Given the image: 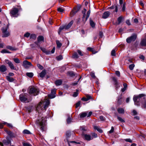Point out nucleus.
I'll return each mask as SVG.
<instances>
[{
	"instance_id": "nucleus-63",
	"label": "nucleus",
	"mask_w": 146,
	"mask_h": 146,
	"mask_svg": "<svg viewBox=\"0 0 146 146\" xmlns=\"http://www.w3.org/2000/svg\"><path fill=\"white\" fill-rule=\"evenodd\" d=\"M125 141H126L128 142L129 143H132V140H131L130 139H125Z\"/></svg>"
},
{
	"instance_id": "nucleus-36",
	"label": "nucleus",
	"mask_w": 146,
	"mask_h": 146,
	"mask_svg": "<svg viewBox=\"0 0 146 146\" xmlns=\"http://www.w3.org/2000/svg\"><path fill=\"white\" fill-rule=\"evenodd\" d=\"M72 57L73 58H78V54L76 52L74 53L72 55Z\"/></svg>"
},
{
	"instance_id": "nucleus-62",
	"label": "nucleus",
	"mask_w": 146,
	"mask_h": 146,
	"mask_svg": "<svg viewBox=\"0 0 146 146\" xmlns=\"http://www.w3.org/2000/svg\"><path fill=\"white\" fill-rule=\"evenodd\" d=\"M80 101H79L76 104V108H77L79 106H80Z\"/></svg>"
},
{
	"instance_id": "nucleus-35",
	"label": "nucleus",
	"mask_w": 146,
	"mask_h": 146,
	"mask_svg": "<svg viewBox=\"0 0 146 146\" xmlns=\"http://www.w3.org/2000/svg\"><path fill=\"white\" fill-rule=\"evenodd\" d=\"M26 75L30 78H32L33 76V74L32 72H27L26 74Z\"/></svg>"
},
{
	"instance_id": "nucleus-31",
	"label": "nucleus",
	"mask_w": 146,
	"mask_h": 146,
	"mask_svg": "<svg viewBox=\"0 0 146 146\" xmlns=\"http://www.w3.org/2000/svg\"><path fill=\"white\" fill-rule=\"evenodd\" d=\"M87 50L89 51H90L94 54H95L97 53V52H96L94 49L92 48L88 47L87 48Z\"/></svg>"
},
{
	"instance_id": "nucleus-29",
	"label": "nucleus",
	"mask_w": 146,
	"mask_h": 146,
	"mask_svg": "<svg viewBox=\"0 0 146 146\" xmlns=\"http://www.w3.org/2000/svg\"><path fill=\"white\" fill-rule=\"evenodd\" d=\"M109 8L111 9H114V11L117 12L118 11V6L117 5H114L110 7Z\"/></svg>"
},
{
	"instance_id": "nucleus-2",
	"label": "nucleus",
	"mask_w": 146,
	"mask_h": 146,
	"mask_svg": "<svg viewBox=\"0 0 146 146\" xmlns=\"http://www.w3.org/2000/svg\"><path fill=\"white\" fill-rule=\"evenodd\" d=\"M145 95L143 94H141L138 96H134L133 97V100L135 104L137 106L140 105L139 102L141 101H143L145 98Z\"/></svg>"
},
{
	"instance_id": "nucleus-26",
	"label": "nucleus",
	"mask_w": 146,
	"mask_h": 146,
	"mask_svg": "<svg viewBox=\"0 0 146 146\" xmlns=\"http://www.w3.org/2000/svg\"><path fill=\"white\" fill-rule=\"evenodd\" d=\"M6 78L7 81L10 82H12L14 80V79L13 78L10 77L9 76H7Z\"/></svg>"
},
{
	"instance_id": "nucleus-38",
	"label": "nucleus",
	"mask_w": 146,
	"mask_h": 146,
	"mask_svg": "<svg viewBox=\"0 0 146 146\" xmlns=\"http://www.w3.org/2000/svg\"><path fill=\"white\" fill-rule=\"evenodd\" d=\"M64 29H65V26H64L60 27L59 28L58 34H59L61 32L62 30H63Z\"/></svg>"
},
{
	"instance_id": "nucleus-43",
	"label": "nucleus",
	"mask_w": 146,
	"mask_h": 146,
	"mask_svg": "<svg viewBox=\"0 0 146 146\" xmlns=\"http://www.w3.org/2000/svg\"><path fill=\"white\" fill-rule=\"evenodd\" d=\"M67 122L68 124H69L71 122V118L70 116H68L67 119Z\"/></svg>"
},
{
	"instance_id": "nucleus-18",
	"label": "nucleus",
	"mask_w": 146,
	"mask_h": 146,
	"mask_svg": "<svg viewBox=\"0 0 146 146\" xmlns=\"http://www.w3.org/2000/svg\"><path fill=\"white\" fill-rule=\"evenodd\" d=\"M110 14V12L108 11H107L104 12L102 16L103 18L105 19L107 18Z\"/></svg>"
},
{
	"instance_id": "nucleus-1",
	"label": "nucleus",
	"mask_w": 146,
	"mask_h": 146,
	"mask_svg": "<svg viewBox=\"0 0 146 146\" xmlns=\"http://www.w3.org/2000/svg\"><path fill=\"white\" fill-rule=\"evenodd\" d=\"M49 104L50 101L48 100H46L44 101H41L37 106L36 110L38 113L41 112L42 111L45 110Z\"/></svg>"
},
{
	"instance_id": "nucleus-48",
	"label": "nucleus",
	"mask_w": 146,
	"mask_h": 146,
	"mask_svg": "<svg viewBox=\"0 0 146 146\" xmlns=\"http://www.w3.org/2000/svg\"><path fill=\"white\" fill-rule=\"evenodd\" d=\"M135 65L134 64H131L129 65V68L131 70H132L134 67Z\"/></svg>"
},
{
	"instance_id": "nucleus-17",
	"label": "nucleus",
	"mask_w": 146,
	"mask_h": 146,
	"mask_svg": "<svg viewBox=\"0 0 146 146\" xmlns=\"http://www.w3.org/2000/svg\"><path fill=\"white\" fill-rule=\"evenodd\" d=\"M112 79L114 83V85L115 86L116 89V90H117L119 87V86H118V83L117 79L114 77H112Z\"/></svg>"
},
{
	"instance_id": "nucleus-23",
	"label": "nucleus",
	"mask_w": 146,
	"mask_h": 146,
	"mask_svg": "<svg viewBox=\"0 0 146 146\" xmlns=\"http://www.w3.org/2000/svg\"><path fill=\"white\" fill-rule=\"evenodd\" d=\"M62 82V81L61 80H56L55 83L56 86H58L61 85Z\"/></svg>"
},
{
	"instance_id": "nucleus-20",
	"label": "nucleus",
	"mask_w": 146,
	"mask_h": 146,
	"mask_svg": "<svg viewBox=\"0 0 146 146\" xmlns=\"http://www.w3.org/2000/svg\"><path fill=\"white\" fill-rule=\"evenodd\" d=\"M7 70V68L6 66L2 65L0 66V71L1 72H4Z\"/></svg>"
},
{
	"instance_id": "nucleus-42",
	"label": "nucleus",
	"mask_w": 146,
	"mask_h": 146,
	"mask_svg": "<svg viewBox=\"0 0 146 146\" xmlns=\"http://www.w3.org/2000/svg\"><path fill=\"white\" fill-rule=\"evenodd\" d=\"M14 61L16 63H19L20 62V61L18 58H14L13 59Z\"/></svg>"
},
{
	"instance_id": "nucleus-41",
	"label": "nucleus",
	"mask_w": 146,
	"mask_h": 146,
	"mask_svg": "<svg viewBox=\"0 0 146 146\" xmlns=\"http://www.w3.org/2000/svg\"><path fill=\"white\" fill-rule=\"evenodd\" d=\"M121 99H122V98H121V96H119L118 98L117 102H118V103L119 104H121L122 102Z\"/></svg>"
},
{
	"instance_id": "nucleus-44",
	"label": "nucleus",
	"mask_w": 146,
	"mask_h": 146,
	"mask_svg": "<svg viewBox=\"0 0 146 146\" xmlns=\"http://www.w3.org/2000/svg\"><path fill=\"white\" fill-rule=\"evenodd\" d=\"M111 55L112 56H115L116 53L115 50L113 49L112 50L111 52Z\"/></svg>"
},
{
	"instance_id": "nucleus-49",
	"label": "nucleus",
	"mask_w": 146,
	"mask_h": 146,
	"mask_svg": "<svg viewBox=\"0 0 146 146\" xmlns=\"http://www.w3.org/2000/svg\"><path fill=\"white\" fill-rule=\"evenodd\" d=\"M57 10L59 12H62L64 11V9L62 8L59 7L58 9Z\"/></svg>"
},
{
	"instance_id": "nucleus-52",
	"label": "nucleus",
	"mask_w": 146,
	"mask_h": 146,
	"mask_svg": "<svg viewBox=\"0 0 146 146\" xmlns=\"http://www.w3.org/2000/svg\"><path fill=\"white\" fill-rule=\"evenodd\" d=\"M114 127L113 126L111 127V129L109 131V133H113L114 132Z\"/></svg>"
},
{
	"instance_id": "nucleus-51",
	"label": "nucleus",
	"mask_w": 146,
	"mask_h": 146,
	"mask_svg": "<svg viewBox=\"0 0 146 146\" xmlns=\"http://www.w3.org/2000/svg\"><path fill=\"white\" fill-rule=\"evenodd\" d=\"M31 38L35 39L36 38V35L35 34H32L30 36Z\"/></svg>"
},
{
	"instance_id": "nucleus-64",
	"label": "nucleus",
	"mask_w": 146,
	"mask_h": 146,
	"mask_svg": "<svg viewBox=\"0 0 146 146\" xmlns=\"http://www.w3.org/2000/svg\"><path fill=\"white\" fill-rule=\"evenodd\" d=\"M126 23L128 25H131V23L129 20H127L126 21Z\"/></svg>"
},
{
	"instance_id": "nucleus-9",
	"label": "nucleus",
	"mask_w": 146,
	"mask_h": 146,
	"mask_svg": "<svg viewBox=\"0 0 146 146\" xmlns=\"http://www.w3.org/2000/svg\"><path fill=\"white\" fill-rule=\"evenodd\" d=\"M23 66L25 69H28L30 67L33 66V65L31 62L27 60H25L23 62Z\"/></svg>"
},
{
	"instance_id": "nucleus-27",
	"label": "nucleus",
	"mask_w": 146,
	"mask_h": 146,
	"mask_svg": "<svg viewBox=\"0 0 146 146\" xmlns=\"http://www.w3.org/2000/svg\"><path fill=\"white\" fill-rule=\"evenodd\" d=\"M94 129L96 130L97 131H98L100 133H102L103 132V131L102 129H101L100 127L99 126H95L94 127Z\"/></svg>"
},
{
	"instance_id": "nucleus-59",
	"label": "nucleus",
	"mask_w": 146,
	"mask_h": 146,
	"mask_svg": "<svg viewBox=\"0 0 146 146\" xmlns=\"http://www.w3.org/2000/svg\"><path fill=\"white\" fill-rule=\"evenodd\" d=\"M23 146H30V144L27 143H23Z\"/></svg>"
},
{
	"instance_id": "nucleus-60",
	"label": "nucleus",
	"mask_w": 146,
	"mask_h": 146,
	"mask_svg": "<svg viewBox=\"0 0 146 146\" xmlns=\"http://www.w3.org/2000/svg\"><path fill=\"white\" fill-rule=\"evenodd\" d=\"M80 129L82 131H84L86 130V127L84 126L81 127L80 128Z\"/></svg>"
},
{
	"instance_id": "nucleus-37",
	"label": "nucleus",
	"mask_w": 146,
	"mask_h": 146,
	"mask_svg": "<svg viewBox=\"0 0 146 146\" xmlns=\"http://www.w3.org/2000/svg\"><path fill=\"white\" fill-rule=\"evenodd\" d=\"M67 74L71 76H75V74L73 72L69 71L68 72Z\"/></svg>"
},
{
	"instance_id": "nucleus-45",
	"label": "nucleus",
	"mask_w": 146,
	"mask_h": 146,
	"mask_svg": "<svg viewBox=\"0 0 146 146\" xmlns=\"http://www.w3.org/2000/svg\"><path fill=\"white\" fill-rule=\"evenodd\" d=\"M1 53H11L8 51L6 49H3L1 51Z\"/></svg>"
},
{
	"instance_id": "nucleus-34",
	"label": "nucleus",
	"mask_w": 146,
	"mask_h": 146,
	"mask_svg": "<svg viewBox=\"0 0 146 146\" xmlns=\"http://www.w3.org/2000/svg\"><path fill=\"white\" fill-rule=\"evenodd\" d=\"M77 11L75 9L72 10L70 13V15L71 17L73 16L77 12Z\"/></svg>"
},
{
	"instance_id": "nucleus-30",
	"label": "nucleus",
	"mask_w": 146,
	"mask_h": 146,
	"mask_svg": "<svg viewBox=\"0 0 146 146\" xmlns=\"http://www.w3.org/2000/svg\"><path fill=\"white\" fill-rule=\"evenodd\" d=\"M73 21H71L67 25L65 26V29H69L73 24Z\"/></svg>"
},
{
	"instance_id": "nucleus-13",
	"label": "nucleus",
	"mask_w": 146,
	"mask_h": 146,
	"mask_svg": "<svg viewBox=\"0 0 146 146\" xmlns=\"http://www.w3.org/2000/svg\"><path fill=\"white\" fill-rule=\"evenodd\" d=\"M18 12V10L17 8H13L11 10L10 13L13 17H15Z\"/></svg>"
},
{
	"instance_id": "nucleus-25",
	"label": "nucleus",
	"mask_w": 146,
	"mask_h": 146,
	"mask_svg": "<svg viewBox=\"0 0 146 146\" xmlns=\"http://www.w3.org/2000/svg\"><path fill=\"white\" fill-rule=\"evenodd\" d=\"M117 111L120 114H123L124 113V109L123 108H119L117 109Z\"/></svg>"
},
{
	"instance_id": "nucleus-47",
	"label": "nucleus",
	"mask_w": 146,
	"mask_h": 146,
	"mask_svg": "<svg viewBox=\"0 0 146 146\" xmlns=\"http://www.w3.org/2000/svg\"><path fill=\"white\" fill-rule=\"evenodd\" d=\"M56 59L57 60H60L63 59V57L61 55H59L56 57Z\"/></svg>"
},
{
	"instance_id": "nucleus-53",
	"label": "nucleus",
	"mask_w": 146,
	"mask_h": 146,
	"mask_svg": "<svg viewBox=\"0 0 146 146\" xmlns=\"http://www.w3.org/2000/svg\"><path fill=\"white\" fill-rule=\"evenodd\" d=\"M3 124H7V126L10 127V128H12V125L11 124H10V123H7L6 122H4V123H3Z\"/></svg>"
},
{
	"instance_id": "nucleus-61",
	"label": "nucleus",
	"mask_w": 146,
	"mask_h": 146,
	"mask_svg": "<svg viewBox=\"0 0 146 146\" xmlns=\"http://www.w3.org/2000/svg\"><path fill=\"white\" fill-rule=\"evenodd\" d=\"M30 34L29 33H27L24 35V36L25 37H28L30 36Z\"/></svg>"
},
{
	"instance_id": "nucleus-54",
	"label": "nucleus",
	"mask_w": 146,
	"mask_h": 146,
	"mask_svg": "<svg viewBox=\"0 0 146 146\" xmlns=\"http://www.w3.org/2000/svg\"><path fill=\"white\" fill-rule=\"evenodd\" d=\"M37 66L38 68L40 70H42L43 68V67L39 64H37Z\"/></svg>"
},
{
	"instance_id": "nucleus-19",
	"label": "nucleus",
	"mask_w": 146,
	"mask_h": 146,
	"mask_svg": "<svg viewBox=\"0 0 146 146\" xmlns=\"http://www.w3.org/2000/svg\"><path fill=\"white\" fill-rule=\"evenodd\" d=\"M140 45L142 46H146V37L142 39L140 43Z\"/></svg>"
},
{
	"instance_id": "nucleus-33",
	"label": "nucleus",
	"mask_w": 146,
	"mask_h": 146,
	"mask_svg": "<svg viewBox=\"0 0 146 146\" xmlns=\"http://www.w3.org/2000/svg\"><path fill=\"white\" fill-rule=\"evenodd\" d=\"M23 133L24 134H31L30 131L27 129H25L24 130L23 132Z\"/></svg>"
},
{
	"instance_id": "nucleus-56",
	"label": "nucleus",
	"mask_w": 146,
	"mask_h": 146,
	"mask_svg": "<svg viewBox=\"0 0 146 146\" xmlns=\"http://www.w3.org/2000/svg\"><path fill=\"white\" fill-rule=\"evenodd\" d=\"M115 74L118 77L120 76V72L119 71H116L115 72Z\"/></svg>"
},
{
	"instance_id": "nucleus-4",
	"label": "nucleus",
	"mask_w": 146,
	"mask_h": 146,
	"mask_svg": "<svg viewBox=\"0 0 146 146\" xmlns=\"http://www.w3.org/2000/svg\"><path fill=\"white\" fill-rule=\"evenodd\" d=\"M39 92V89L36 86H33L31 88L29 91V93L34 96H36L38 94Z\"/></svg>"
},
{
	"instance_id": "nucleus-22",
	"label": "nucleus",
	"mask_w": 146,
	"mask_h": 146,
	"mask_svg": "<svg viewBox=\"0 0 146 146\" xmlns=\"http://www.w3.org/2000/svg\"><path fill=\"white\" fill-rule=\"evenodd\" d=\"M46 70H43L42 72H40L39 74V76L40 77L43 78L45 74H46Z\"/></svg>"
},
{
	"instance_id": "nucleus-8",
	"label": "nucleus",
	"mask_w": 146,
	"mask_h": 146,
	"mask_svg": "<svg viewBox=\"0 0 146 146\" xmlns=\"http://www.w3.org/2000/svg\"><path fill=\"white\" fill-rule=\"evenodd\" d=\"M137 37V36L135 34H133L129 37L127 38L126 39V42L128 43H130L132 41H134L135 40Z\"/></svg>"
},
{
	"instance_id": "nucleus-21",
	"label": "nucleus",
	"mask_w": 146,
	"mask_h": 146,
	"mask_svg": "<svg viewBox=\"0 0 146 146\" xmlns=\"http://www.w3.org/2000/svg\"><path fill=\"white\" fill-rule=\"evenodd\" d=\"M3 142L5 145H8L9 144L11 145V141L10 139L4 140Z\"/></svg>"
},
{
	"instance_id": "nucleus-57",
	"label": "nucleus",
	"mask_w": 146,
	"mask_h": 146,
	"mask_svg": "<svg viewBox=\"0 0 146 146\" xmlns=\"http://www.w3.org/2000/svg\"><path fill=\"white\" fill-rule=\"evenodd\" d=\"M100 119L101 121H104L105 120V117L102 115L100 116Z\"/></svg>"
},
{
	"instance_id": "nucleus-5",
	"label": "nucleus",
	"mask_w": 146,
	"mask_h": 146,
	"mask_svg": "<svg viewBox=\"0 0 146 146\" xmlns=\"http://www.w3.org/2000/svg\"><path fill=\"white\" fill-rule=\"evenodd\" d=\"M19 99L22 102H28L29 101L27 99V94H21L19 95Z\"/></svg>"
},
{
	"instance_id": "nucleus-32",
	"label": "nucleus",
	"mask_w": 146,
	"mask_h": 146,
	"mask_svg": "<svg viewBox=\"0 0 146 146\" xmlns=\"http://www.w3.org/2000/svg\"><path fill=\"white\" fill-rule=\"evenodd\" d=\"M123 19V17H122L120 16L117 19V25L120 24L121 22Z\"/></svg>"
},
{
	"instance_id": "nucleus-50",
	"label": "nucleus",
	"mask_w": 146,
	"mask_h": 146,
	"mask_svg": "<svg viewBox=\"0 0 146 146\" xmlns=\"http://www.w3.org/2000/svg\"><path fill=\"white\" fill-rule=\"evenodd\" d=\"M77 51L79 54L80 55V56H83L84 54L80 50H77Z\"/></svg>"
},
{
	"instance_id": "nucleus-15",
	"label": "nucleus",
	"mask_w": 146,
	"mask_h": 146,
	"mask_svg": "<svg viewBox=\"0 0 146 146\" xmlns=\"http://www.w3.org/2000/svg\"><path fill=\"white\" fill-rule=\"evenodd\" d=\"M56 90L55 89L52 90L51 91V94L48 95V97L50 98H55Z\"/></svg>"
},
{
	"instance_id": "nucleus-24",
	"label": "nucleus",
	"mask_w": 146,
	"mask_h": 146,
	"mask_svg": "<svg viewBox=\"0 0 146 146\" xmlns=\"http://www.w3.org/2000/svg\"><path fill=\"white\" fill-rule=\"evenodd\" d=\"M6 48L8 49L11 50H17V49L15 47H13L12 46H6Z\"/></svg>"
},
{
	"instance_id": "nucleus-14",
	"label": "nucleus",
	"mask_w": 146,
	"mask_h": 146,
	"mask_svg": "<svg viewBox=\"0 0 146 146\" xmlns=\"http://www.w3.org/2000/svg\"><path fill=\"white\" fill-rule=\"evenodd\" d=\"M82 136L85 140L87 141H89L93 139V138L90 135L85 134L83 133H82Z\"/></svg>"
},
{
	"instance_id": "nucleus-40",
	"label": "nucleus",
	"mask_w": 146,
	"mask_h": 146,
	"mask_svg": "<svg viewBox=\"0 0 146 146\" xmlns=\"http://www.w3.org/2000/svg\"><path fill=\"white\" fill-rule=\"evenodd\" d=\"M56 43L57 44V47L60 48L62 45V44L59 42L58 40H57L56 41Z\"/></svg>"
},
{
	"instance_id": "nucleus-7",
	"label": "nucleus",
	"mask_w": 146,
	"mask_h": 146,
	"mask_svg": "<svg viewBox=\"0 0 146 146\" xmlns=\"http://www.w3.org/2000/svg\"><path fill=\"white\" fill-rule=\"evenodd\" d=\"M9 25H7V26H6L5 27H3L2 28V31L3 34V37H5L8 36L9 35V33L7 31V30L8 28Z\"/></svg>"
},
{
	"instance_id": "nucleus-6",
	"label": "nucleus",
	"mask_w": 146,
	"mask_h": 146,
	"mask_svg": "<svg viewBox=\"0 0 146 146\" xmlns=\"http://www.w3.org/2000/svg\"><path fill=\"white\" fill-rule=\"evenodd\" d=\"M86 9H84L83 11H82V13L83 14V16L82 17L83 20L85 22L86 21L88 18L90 16V11L89 10L87 12L86 14V18H85L86 16Z\"/></svg>"
},
{
	"instance_id": "nucleus-12",
	"label": "nucleus",
	"mask_w": 146,
	"mask_h": 146,
	"mask_svg": "<svg viewBox=\"0 0 146 146\" xmlns=\"http://www.w3.org/2000/svg\"><path fill=\"white\" fill-rule=\"evenodd\" d=\"M5 62L9 66L11 70H16V68H15L13 64L10 61L8 60H6Z\"/></svg>"
},
{
	"instance_id": "nucleus-28",
	"label": "nucleus",
	"mask_w": 146,
	"mask_h": 146,
	"mask_svg": "<svg viewBox=\"0 0 146 146\" xmlns=\"http://www.w3.org/2000/svg\"><path fill=\"white\" fill-rule=\"evenodd\" d=\"M141 107L143 108L146 109V98L142 103Z\"/></svg>"
},
{
	"instance_id": "nucleus-16",
	"label": "nucleus",
	"mask_w": 146,
	"mask_h": 146,
	"mask_svg": "<svg viewBox=\"0 0 146 146\" xmlns=\"http://www.w3.org/2000/svg\"><path fill=\"white\" fill-rule=\"evenodd\" d=\"M44 40V37L42 36H39L37 38V41L35 42V43L38 46H40L38 43Z\"/></svg>"
},
{
	"instance_id": "nucleus-3",
	"label": "nucleus",
	"mask_w": 146,
	"mask_h": 146,
	"mask_svg": "<svg viewBox=\"0 0 146 146\" xmlns=\"http://www.w3.org/2000/svg\"><path fill=\"white\" fill-rule=\"evenodd\" d=\"M46 117H42L39 118L36 121V123L40 127V129L43 131L44 130V126L46 121Z\"/></svg>"
},
{
	"instance_id": "nucleus-58",
	"label": "nucleus",
	"mask_w": 146,
	"mask_h": 146,
	"mask_svg": "<svg viewBox=\"0 0 146 146\" xmlns=\"http://www.w3.org/2000/svg\"><path fill=\"white\" fill-rule=\"evenodd\" d=\"M125 3H124L123 6L122 8V10L123 11H124L125 10Z\"/></svg>"
},
{
	"instance_id": "nucleus-10",
	"label": "nucleus",
	"mask_w": 146,
	"mask_h": 146,
	"mask_svg": "<svg viewBox=\"0 0 146 146\" xmlns=\"http://www.w3.org/2000/svg\"><path fill=\"white\" fill-rule=\"evenodd\" d=\"M88 112L86 111L81 113L79 115L80 117L81 118H84L86 116H87L88 117H90L92 114V111H90L88 114Z\"/></svg>"
},
{
	"instance_id": "nucleus-11",
	"label": "nucleus",
	"mask_w": 146,
	"mask_h": 146,
	"mask_svg": "<svg viewBox=\"0 0 146 146\" xmlns=\"http://www.w3.org/2000/svg\"><path fill=\"white\" fill-rule=\"evenodd\" d=\"M5 131L9 136L11 138H15L17 136L16 133H13L10 131L6 130H5Z\"/></svg>"
},
{
	"instance_id": "nucleus-39",
	"label": "nucleus",
	"mask_w": 146,
	"mask_h": 146,
	"mask_svg": "<svg viewBox=\"0 0 146 146\" xmlns=\"http://www.w3.org/2000/svg\"><path fill=\"white\" fill-rule=\"evenodd\" d=\"M90 24L91 26L92 27L94 28L95 26V24L94 23L92 20L90 21Z\"/></svg>"
},
{
	"instance_id": "nucleus-46",
	"label": "nucleus",
	"mask_w": 146,
	"mask_h": 146,
	"mask_svg": "<svg viewBox=\"0 0 146 146\" xmlns=\"http://www.w3.org/2000/svg\"><path fill=\"white\" fill-rule=\"evenodd\" d=\"M117 118L118 119V120L121 122L124 123L125 122V121L121 117L119 116H117Z\"/></svg>"
},
{
	"instance_id": "nucleus-55",
	"label": "nucleus",
	"mask_w": 146,
	"mask_h": 146,
	"mask_svg": "<svg viewBox=\"0 0 146 146\" xmlns=\"http://www.w3.org/2000/svg\"><path fill=\"white\" fill-rule=\"evenodd\" d=\"M41 49L42 51L44 52H45L46 54H48L49 53L47 51H46V50L45 48H40Z\"/></svg>"
}]
</instances>
